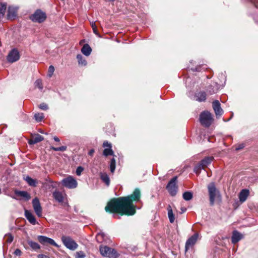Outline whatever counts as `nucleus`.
Here are the masks:
<instances>
[{"mask_svg": "<svg viewBox=\"0 0 258 258\" xmlns=\"http://www.w3.org/2000/svg\"><path fill=\"white\" fill-rule=\"evenodd\" d=\"M34 118H35V120L37 121L40 122L44 118L43 113H36L34 115Z\"/></svg>", "mask_w": 258, "mask_h": 258, "instance_id": "35", "label": "nucleus"}, {"mask_svg": "<svg viewBox=\"0 0 258 258\" xmlns=\"http://www.w3.org/2000/svg\"><path fill=\"white\" fill-rule=\"evenodd\" d=\"M28 243L33 250H37L40 248V246L38 243L32 240H28Z\"/></svg>", "mask_w": 258, "mask_h": 258, "instance_id": "30", "label": "nucleus"}, {"mask_svg": "<svg viewBox=\"0 0 258 258\" xmlns=\"http://www.w3.org/2000/svg\"><path fill=\"white\" fill-rule=\"evenodd\" d=\"M32 205L36 214L38 217H41L42 216V209L38 198H35L33 200Z\"/></svg>", "mask_w": 258, "mask_h": 258, "instance_id": "10", "label": "nucleus"}, {"mask_svg": "<svg viewBox=\"0 0 258 258\" xmlns=\"http://www.w3.org/2000/svg\"><path fill=\"white\" fill-rule=\"evenodd\" d=\"M61 240L64 246L71 250H74L77 248L78 244L70 236H63Z\"/></svg>", "mask_w": 258, "mask_h": 258, "instance_id": "5", "label": "nucleus"}, {"mask_svg": "<svg viewBox=\"0 0 258 258\" xmlns=\"http://www.w3.org/2000/svg\"><path fill=\"white\" fill-rule=\"evenodd\" d=\"M213 159V158L212 157H207L203 159L200 163L205 168L211 163Z\"/></svg>", "mask_w": 258, "mask_h": 258, "instance_id": "26", "label": "nucleus"}, {"mask_svg": "<svg viewBox=\"0 0 258 258\" xmlns=\"http://www.w3.org/2000/svg\"><path fill=\"white\" fill-rule=\"evenodd\" d=\"M86 257L85 253L83 251H79L76 252L75 254L76 258H85Z\"/></svg>", "mask_w": 258, "mask_h": 258, "instance_id": "38", "label": "nucleus"}, {"mask_svg": "<svg viewBox=\"0 0 258 258\" xmlns=\"http://www.w3.org/2000/svg\"><path fill=\"white\" fill-rule=\"evenodd\" d=\"M219 90V84L217 83L211 85L207 88V92L209 95L216 93Z\"/></svg>", "mask_w": 258, "mask_h": 258, "instance_id": "20", "label": "nucleus"}, {"mask_svg": "<svg viewBox=\"0 0 258 258\" xmlns=\"http://www.w3.org/2000/svg\"><path fill=\"white\" fill-rule=\"evenodd\" d=\"M91 51L92 49L88 44L84 45L81 49V52L87 56H89L91 54Z\"/></svg>", "mask_w": 258, "mask_h": 258, "instance_id": "23", "label": "nucleus"}, {"mask_svg": "<svg viewBox=\"0 0 258 258\" xmlns=\"http://www.w3.org/2000/svg\"><path fill=\"white\" fill-rule=\"evenodd\" d=\"M103 146L106 148L103 151V155L105 156L113 155V151L111 149V145L110 143H108L107 141H105L103 144Z\"/></svg>", "mask_w": 258, "mask_h": 258, "instance_id": "15", "label": "nucleus"}, {"mask_svg": "<svg viewBox=\"0 0 258 258\" xmlns=\"http://www.w3.org/2000/svg\"><path fill=\"white\" fill-rule=\"evenodd\" d=\"M183 198L185 201H189L193 197L192 193L190 191H185L183 194Z\"/></svg>", "mask_w": 258, "mask_h": 258, "instance_id": "32", "label": "nucleus"}, {"mask_svg": "<svg viewBox=\"0 0 258 258\" xmlns=\"http://www.w3.org/2000/svg\"><path fill=\"white\" fill-rule=\"evenodd\" d=\"M35 86L37 87L40 90H42L43 89V85L42 83V81L40 79L37 80L34 83Z\"/></svg>", "mask_w": 258, "mask_h": 258, "instance_id": "37", "label": "nucleus"}, {"mask_svg": "<svg viewBox=\"0 0 258 258\" xmlns=\"http://www.w3.org/2000/svg\"><path fill=\"white\" fill-rule=\"evenodd\" d=\"M25 216L27 220L32 225H34L37 223L36 218L32 213L28 210H25Z\"/></svg>", "mask_w": 258, "mask_h": 258, "instance_id": "17", "label": "nucleus"}, {"mask_svg": "<svg viewBox=\"0 0 258 258\" xmlns=\"http://www.w3.org/2000/svg\"><path fill=\"white\" fill-rule=\"evenodd\" d=\"M62 185L68 188L73 189L77 186L78 183L76 179L72 176L63 179L61 181Z\"/></svg>", "mask_w": 258, "mask_h": 258, "instance_id": "7", "label": "nucleus"}, {"mask_svg": "<svg viewBox=\"0 0 258 258\" xmlns=\"http://www.w3.org/2000/svg\"><path fill=\"white\" fill-rule=\"evenodd\" d=\"M110 171L113 173L114 172L115 169V160L114 158L111 159L110 164Z\"/></svg>", "mask_w": 258, "mask_h": 258, "instance_id": "36", "label": "nucleus"}, {"mask_svg": "<svg viewBox=\"0 0 258 258\" xmlns=\"http://www.w3.org/2000/svg\"><path fill=\"white\" fill-rule=\"evenodd\" d=\"M77 58L79 65L82 66H85L87 65V61L81 54H78L77 55Z\"/></svg>", "mask_w": 258, "mask_h": 258, "instance_id": "28", "label": "nucleus"}, {"mask_svg": "<svg viewBox=\"0 0 258 258\" xmlns=\"http://www.w3.org/2000/svg\"><path fill=\"white\" fill-rule=\"evenodd\" d=\"M204 169L203 165L200 163L196 165L194 167V172L197 174H199L202 169Z\"/></svg>", "mask_w": 258, "mask_h": 258, "instance_id": "34", "label": "nucleus"}, {"mask_svg": "<svg viewBox=\"0 0 258 258\" xmlns=\"http://www.w3.org/2000/svg\"><path fill=\"white\" fill-rule=\"evenodd\" d=\"M196 71H200V70H199V69H198V68H196Z\"/></svg>", "mask_w": 258, "mask_h": 258, "instance_id": "54", "label": "nucleus"}, {"mask_svg": "<svg viewBox=\"0 0 258 258\" xmlns=\"http://www.w3.org/2000/svg\"><path fill=\"white\" fill-rule=\"evenodd\" d=\"M69 206V205H68V203H64V206Z\"/></svg>", "mask_w": 258, "mask_h": 258, "instance_id": "53", "label": "nucleus"}, {"mask_svg": "<svg viewBox=\"0 0 258 258\" xmlns=\"http://www.w3.org/2000/svg\"><path fill=\"white\" fill-rule=\"evenodd\" d=\"M195 97L199 102L205 101L206 99V93L205 92L201 91L196 93Z\"/></svg>", "mask_w": 258, "mask_h": 258, "instance_id": "22", "label": "nucleus"}, {"mask_svg": "<svg viewBox=\"0 0 258 258\" xmlns=\"http://www.w3.org/2000/svg\"><path fill=\"white\" fill-rule=\"evenodd\" d=\"M39 108L41 109L44 110H46L48 108L47 105L44 103H41V104H40Z\"/></svg>", "mask_w": 258, "mask_h": 258, "instance_id": "44", "label": "nucleus"}, {"mask_svg": "<svg viewBox=\"0 0 258 258\" xmlns=\"http://www.w3.org/2000/svg\"><path fill=\"white\" fill-rule=\"evenodd\" d=\"M21 253H22L21 251L20 250V249H19L18 248L16 249L15 250V251H14V254L16 255L20 256L21 255Z\"/></svg>", "mask_w": 258, "mask_h": 258, "instance_id": "46", "label": "nucleus"}, {"mask_svg": "<svg viewBox=\"0 0 258 258\" xmlns=\"http://www.w3.org/2000/svg\"><path fill=\"white\" fill-rule=\"evenodd\" d=\"M64 195L62 192L57 190H55L52 194L53 198L59 203L63 202Z\"/></svg>", "mask_w": 258, "mask_h": 258, "instance_id": "19", "label": "nucleus"}, {"mask_svg": "<svg viewBox=\"0 0 258 258\" xmlns=\"http://www.w3.org/2000/svg\"><path fill=\"white\" fill-rule=\"evenodd\" d=\"M208 189L209 196L210 204L211 206H213L217 199H221V195L219 191L216 188L214 182L210 183L208 185Z\"/></svg>", "mask_w": 258, "mask_h": 258, "instance_id": "2", "label": "nucleus"}, {"mask_svg": "<svg viewBox=\"0 0 258 258\" xmlns=\"http://www.w3.org/2000/svg\"><path fill=\"white\" fill-rule=\"evenodd\" d=\"M4 238L6 240V241L9 243H11L13 240V237L10 234H6Z\"/></svg>", "mask_w": 258, "mask_h": 258, "instance_id": "39", "label": "nucleus"}, {"mask_svg": "<svg viewBox=\"0 0 258 258\" xmlns=\"http://www.w3.org/2000/svg\"><path fill=\"white\" fill-rule=\"evenodd\" d=\"M213 120L212 114L209 111H203L200 115L201 123L206 127L211 125Z\"/></svg>", "mask_w": 258, "mask_h": 258, "instance_id": "4", "label": "nucleus"}, {"mask_svg": "<svg viewBox=\"0 0 258 258\" xmlns=\"http://www.w3.org/2000/svg\"><path fill=\"white\" fill-rule=\"evenodd\" d=\"M54 72V68L53 66H50L48 68V76L51 77Z\"/></svg>", "mask_w": 258, "mask_h": 258, "instance_id": "41", "label": "nucleus"}, {"mask_svg": "<svg viewBox=\"0 0 258 258\" xmlns=\"http://www.w3.org/2000/svg\"><path fill=\"white\" fill-rule=\"evenodd\" d=\"M94 153V150L91 149L88 152V155L90 156H92Z\"/></svg>", "mask_w": 258, "mask_h": 258, "instance_id": "49", "label": "nucleus"}, {"mask_svg": "<svg viewBox=\"0 0 258 258\" xmlns=\"http://www.w3.org/2000/svg\"><path fill=\"white\" fill-rule=\"evenodd\" d=\"M18 8L17 7L10 6L8 8L7 18L9 20L14 19L17 16Z\"/></svg>", "mask_w": 258, "mask_h": 258, "instance_id": "14", "label": "nucleus"}, {"mask_svg": "<svg viewBox=\"0 0 258 258\" xmlns=\"http://www.w3.org/2000/svg\"><path fill=\"white\" fill-rule=\"evenodd\" d=\"M51 149L55 151H64L67 150V147L66 146H61L60 147H52L51 148Z\"/></svg>", "mask_w": 258, "mask_h": 258, "instance_id": "40", "label": "nucleus"}, {"mask_svg": "<svg viewBox=\"0 0 258 258\" xmlns=\"http://www.w3.org/2000/svg\"><path fill=\"white\" fill-rule=\"evenodd\" d=\"M140 198V190L136 188L130 196L111 200L105 207V211L116 212L121 215H133L136 212L133 202H139Z\"/></svg>", "mask_w": 258, "mask_h": 258, "instance_id": "1", "label": "nucleus"}, {"mask_svg": "<svg viewBox=\"0 0 258 258\" xmlns=\"http://www.w3.org/2000/svg\"><path fill=\"white\" fill-rule=\"evenodd\" d=\"M212 106L215 113L217 117L220 116L223 113V110L221 107V105L218 100L213 102Z\"/></svg>", "mask_w": 258, "mask_h": 258, "instance_id": "13", "label": "nucleus"}, {"mask_svg": "<svg viewBox=\"0 0 258 258\" xmlns=\"http://www.w3.org/2000/svg\"><path fill=\"white\" fill-rule=\"evenodd\" d=\"M44 140V138L39 134L35 135L33 138L29 140L28 141V143L30 145H34L37 144Z\"/></svg>", "mask_w": 258, "mask_h": 258, "instance_id": "18", "label": "nucleus"}, {"mask_svg": "<svg viewBox=\"0 0 258 258\" xmlns=\"http://www.w3.org/2000/svg\"><path fill=\"white\" fill-rule=\"evenodd\" d=\"M84 169L81 166H79L77 167V169H76V174L77 175H80L81 173L82 172V171H83Z\"/></svg>", "mask_w": 258, "mask_h": 258, "instance_id": "43", "label": "nucleus"}, {"mask_svg": "<svg viewBox=\"0 0 258 258\" xmlns=\"http://www.w3.org/2000/svg\"><path fill=\"white\" fill-rule=\"evenodd\" d=\"M181 213H184V212H185L186 211V209L185 208H183H183H181Z\"/></svg>", "mask_w": 258, "mask_h": 258, "instance_id": "51", "label": "nucleus"}, {"mask_svg": "<svg viewBox=\"0 0 258 258\" xmlns=\"http://www.w3.org/2000/svg\"><path fill=\"white\" fill-rule=\"evenodd\" d=\"M15 192L17 195L24 198L26 200H29L31 198V196H30V194L26 191L16 190Z\"/></svg>", "mask_w": 258, "mask_h": 258, "instance_id": "24", "label": "nucleus"}, {"mask_svg": "<svg viewBox=\"0 0 258 258\" xmlns=\"http://www.w3.org/2000/svg\"><path fill=\"white\" fill-rule=\"evenodd\" d=\"M39 132L41 134H44V132L42 130H39Z\"/></svg>", "mask_w": 258, "mask_h": 258, "instance_id": "52", "label": "nucleus"}, {"mask_svg": "<svg viewBox=\"0 0 258 258\" xmlns=\"http://www.w3.org/2000/svg\"><path fill=\"white\" fill-rule=\"evenodd\" d=\"M106 237L105 234L103 232L98 233L96 236V239L98 242L101 243L102 242Z\"/></svg>", "mask_w": 258, "mask_h": 258, "instance_id": "31", "label": "nucleus"}, {"mask_svg": "<svg viewBox=\"0 0 258 258\" xmlns=\"http://www.w3.org/2000/svg\"><path fill=\"white\" fill-rule=\"evenodd\" d=\"M53 139H54V140L55 142H59V141H60L59 139L57 137H56V136H54V137H53Z\"/></svg>", "mask_w": 258, "mask_h": 258, "instance_id": "50", "label": "nucleus"}, {"mask_svg": "<svg viewBox=\"0 0 258 258\" xmlns=\"http://www.w3.org/2000/svg\"><path fill=\"white\" fill-rule=\"evenodd\" d=\"M244 146L243 144H241L237 145L235 147V150L236 151L240 150L244 148Z\"/></svg>", "mask_w": 258, "mask_h": 258, "instance_id": "45", "label": "nucleus"}, {"mask_svg": "<svg viewBox=\"0 0 258 258\" xmlns=\"http://www.w3.org/2000/svg\"><path fill=\"white\" fill-rule=\"evenodd\" d=\"M38 241L42 244H46L47 243L50 244L52 245L55 246L56 247H58V245L57 243L54 241L53 239L47 237L45 236L40 235L38 236Z\"/></svg>", "mask_w": 258, "mask_h": 258, "instance_id": "11", "label": "nucleus"}, {"mask_svg": "<svg viewBox=\"0 0 258 258\" xmlns=\"http://www.w3.org/2000/svg\"><path fill=\"white\" fill-rule=\"evenodd\" d=\"M99 250L101 255L104 256L109 258H116L118 256V253L114 249L107 246L101 245Z\"/></svg>", "mask_w": 258, "mask_h": 258, "instance_id": "3", "label": "nucleus"}, {"mask_svg": "<svg viewBox=\"0 0 258 258\" xmlns=\"http://www.w3.org/2000/svg\"><path fill=\"white\" fill-rule=\"evenodd\" d=\"M242 238V235L236 231L233 232L231 241L232 243H236Z\"/></svg>", "mask_w": 258, "mask_h": 258, "instance_id": "21", "label": "nucleus"}, {"mask_svg": "<svg viewBox=\"0 0 258 258\" xmlns=\"http://www.w3.org/2000/svg\"><path fill=\"white\" fill-rule=\"evenodd\" d=\"M6 5L0 3V19L4 17L6 12Z\"/></svg>", "mask_w": 258, "mask_h": 258, "instance_id": "33", "label": "nucleus"}, {"mask_svg": "<svg viewBox=\"0 0 258 258\" xmlns=\"http://www.w3.org/2000/svg\"><path fill=\"white\" fill-rule=\"evenodd\" d=\"M20 57V55L19 51L16 48L12 49L7 57V61L10 63H13L18 61Z\"/></svg>", "mask_w": 258, "mask_h": 258, "instance_id": "9", "label": "nucleus"}, {"mask_svg": "<svg viewBox=\"0 0 258 258\" xmlns=\"http://www.w3.org/2000/svg\"><path fill=\"white\" fill-rule=\"evenodd\" d=\"M46 16L45 13L40 10H37L30 17L35 22L42 23L45 20Z\"/></svg>", "mask_w": 258, "mask_h": 258, "instance_id": "8", "label": "nucleus"}, {"mask_svg": "<svg viewBox=\"0 0 258 258\" xmlns=\"http://www.w3.org/2000/svg\"><path fill=\"white\" fill-rule=\"evenodd\" d=\"M38 258H49L48 256L44 254H39Z\"/></svg>", "mask_w": 258, "mask_h": 258, "instance_id": "47", "label": "nucleus"}, {"mask_svg": "<svg viewBox=\"0 0 258 258\" xmlns=\"http://www.w3.org/2000/svg\"><path fill=\"white\" fill-rule=\"evenodd\" d=\"M249 195V191L247 189H242L238 194V198L241 203H244Z\"/></svg>", "mask_w": 258, "mask_h": 258, "instance_id": "16", "label": "nucleus"}, {"mask_svg": "<svg viewBox=\"0 0 258 258\" xmlns=\"http://www.w3.org/2000/svg\"><path fill=\"white\" fill-rule=\"evenodd\" d=\"M198 236L199 235L197 233H195L187 240L185 246L186 251L196 243Z\"/></svg>", "mask_w": 258, "mask_h": 258, "instance_id": "12", "label": "nucleus"}, {"mask_svg": "<svg viewBox=\"0 0 258 258\" xmlns=\"http://www.w3.org/2000/svg\"><path fill=\"white\" fill-rule=\"evenodd\" d=\"M24 180L27 183L31 186L36 187L37 186V181L36 179L32 178L29 176H27L24 178Z\"/></svg>", "mask_w": 258, "mask_h": 258, "instance_id": "25", "label": "nucleus"}, {"mask_svg": "<svg viewBox=\"0 0 258 258\" xmlns=\"http://www.w3.org/2000/svg\"><path fill=\"white\" fill-rule=\"evenodd\" d=\"M91 27H92V28L93 29V32L97 35V36H100L98 33V31H97V27H96V26L95 25V23H92L91 24Z\"/></svg>", "mask_w": 258, "mask_h": 258, "instance_id": "42", "label": "nucleus"}, {"mask_svg": "<svg viewBox=\"0 0 258 258\" xmlns=\"http://www.w3.org/2000/svg\"><path fill=\"white\" fill-rule=\"evenodd\" d=\"M177 176H174L170 180L166 186V188L171 196H175L177 191Z\"/></svg>", "mask_w": 258, "mask_h": 258, "instance_id": "6", "label": "nucleus"}, {"mask_svg": "<svg viewBox=\"0 0 258 258\" xmlns=\"http://www.w3.org/2000/svg\"><path fill=\"white\" fill-rule=\"evenodd\" d=\"M256 8H258V0H252Z\"/></svg>", "mask_w": 258, "mask_h": 258, "instance_id": "48", "label": "nucleus"}, {"mask_svg": "<svg viewBox=\"0 0 258 258\" xmlns=\"http://www.w3.org/2000/svg\"><path fill=\"white\" fill-rule=\"evenodd\" d=\"M100 178L107 186H109L110 184V179L108 175L106 173H101Z\"/></svg>", "mask_w": 258, "mask_h": 258, "instance_id": "27", "label": "nucleus"}, {"mask_svg": "<svg viewBox=\"0 0 258 258\" xmlns=\"http://www.w3.org/2000/svg\"><path fill=\"white\" fill-rule=\"evenodd\" d=\"M168 216L169 219V221L170 223H172L174 222L175 218H174V215L173 213V211L171 208V207L170 206H169L168 208Z\"/></svg>", "mask_w": 258, "mask_h": 258, "instance_id": "29", "label": "nucleus"}]
</instances>
